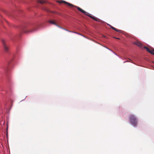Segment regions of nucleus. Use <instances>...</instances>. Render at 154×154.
<instances>
[{"mask_svg": "<svg viewBox=\"0 0 154 154\" xmlns=\"http://www.w3.org/2000/svg\"><path fill=\"white\" fill-rule=\"evenodd\" d=\"M23 32L26 33H32L36 31L37 29V27L32 25H27L22 27Z\"/></svg>", "mask_w": 154, "mask_h": 154, "instance_id": "nucleus-1", "label": "nucleus"}, {"mask_svg": "<svg viewBox=\"0 0 154 154\" xmlns=\"http://www.w3.org/2000/svg\"><path fill=\"white\" fill-rule=\"evenodd\" d=\"M129 122L130 123L134 126L137 125V119L134 115L131 114L129 117Z\"/></svg>", "mask_w": 154, "mask_h": 154, "instance_id": "nucleus-2", "label": "nucleus"}, {"mask_svg": "<svg viewBox=\"0 0 154 154\" xmlns=\"http://www.w3.org/2000/svg\"><path fill=\"white\" fill-rule=\"evenodd\" d=\"M58 2L60 3H63L64 4H66L69 7L71 8H77V10H82V9L80 8L79 7L75 6L73 5L72 4L70 3H68L66 1H58Z\"/></svg>", "mask_w": 154, "mask_h": 154, "instance_id": "nucleus-3", "label": "nucleus"}, {"mask_svg": "<svg viewBox=\"0 0 154 154\" xmlns=\"http://www.w3.org/2000/svg\"><path fill=\"white\" fill-rule=\"evenodd\" d=\"M80 11H81L82 13H84L85 14L88 16L90 17H91L92 19H93L94 20H95L96 21L99 22H100L101 21V20H100L99 19L89 15V14L88 13H87V12H86L84 10H80Z\"/></svg>", "mask_w": 154, "mask_h": 154, "instance_id": "nucleus-4", "label": "nucleus"}, {"mask_svg": "<svg viewBox=\"0 0 154 154\" xmlns=\"http://www.w3.org/2000/svg\"><path fill=\"white\" fill-rule=\"evenodd\" d=\"M48 22L50 23H51L52 24H54L56 26H57L58 27L61 29H64V28H63L62 27H61L60 26H59V25H57L54 21L50 20H49Z\"/></svg>", "mask_w": 154, "mask_h": 154, "instance_id": "nucleus-5", "label": "nucleus"}, {"mask_svg": "<svg viewBox=\"0 0 154 154\" xmlns=\"http://www.w3.org/2000/svg\"><path fill=\"white\" fill-rule=\"evenodd\" d=\"M144 48L146 49L147 51L149 53L154 55V50H151L149 48H148L147 47L144 46Z\"/></svg>", "mask_w": 154, "mask_h": 154, "instance_id": "nucleus-6", "label": "nucleus"}, {"mask_svg": "<svg viewBox=\"0 0 154 154\" xmlns=\"http://www.w3.org/2000/svg\"><path fill=\"white\" fill-rule=\"evenodd\" d=\"M133 43L134 44L140 47H141L142 46V43L140 42L137 41L136 42H134Z\"/></svg>", "mask_w": 154, "mask_h": 154, "instance_id": "nucleus-7", "label": "nucleus"}, {"mask_svg": "<svg viewBox=\"0 0 154 154\" xmlns=\"http://www.w3.org/2000/svg\"><path fill=\"white\" fill-rule=\"evenodd\" d=\"M37 2L38 3L43 4L46 3V1L45 0H37Z\"/></svg>", "mask_w": 154, "mask_h": 154, "instance_id": "nucleus-8", "label": "nucleus"}, {"mask_svg": "<svg viewBox=\"0 0 154 154\" xmlns=\"http://www.w3.org/2000/svg\"><path fill=\"white\" fill-rule=\"evenodd\" d=\"M3 44L4 47V49L6 51H8V48L5 45V41H3Z\"/></svg>", "mask_w": 154, "mask_h": 154, "instance_id": "nucleus-9", "label": "nucleus"}, {"mask_svg": "<svg viewBox=\"0 0 154 154\" xmlns=\"http://www.w3.org/2000/svg\"><path fill=\"white\" fill-rule=\"evenodd\" d=\"M108 25L110 26V27L112 29H113L114 30H115V31H116V32H120L121 30H119V29H116V28H115V27H113V26H112L111 25H110V24H108Z\"/></svg>", "mask_w": 154, "mask_h": 154, "instance_id": "nucleus-10", "label": "nucleus"}, {"mask_svg": "<svg viewBox=\"0 0 154 154\" xmlns=\"http://www.w3.org/2000/svg\"><path fill=\"white\" fill-rule=\"evenodd\" d=\"M108 25L110 26V27L112 29H113L114 30H115V31H116V32H120L121 30H119V29H116V28H115V27H113V26H112L111 25H110V24H108Z\"/></svg>", "mask_w": 154, "mask_h": 154, "instance_id": "nucleus-11", "label": "nucleus"}, {"mask_svg": "<svg viewBox=\"0 0 154 154\" xmlns=\"http://www.w3.org/2000/svg\"><path fill=\"white\" fill-rule=\"evenodd\" d=\"M63 29L64 30H65L66 31H67L69 32H73V33H74L77 34H79V33H78L77 32H74V31H70V30H68L67 29H65V28H64Z\"/></svg>", "mask_w": 154, "mask_h": 154, "instance_id": "nucleus-12", "label": "nucleus"}, {"mask_svg": "<svg viewBox=\"0 0 154 154\" xmlns=\"http://www.w3.org/2000/svg\"><path fill=\"white\" fill-rule=\"evenodd\" d=\"M63 29L64 30H65L66 31H67L69 32H73V33H74L77 34H79V33H78L77 32H74V31H70V30H68L67 29H65V28H64Z\"/></svg>", "mask_w": 154, "mask_h": 154, "instance_id": "nucleus-13", "label": "nucleus"}, {"mask_svg": "<svg viewBox=\"0 0 154 154\" xmlns=\"http://www.w3.org/2000/svg\"><path fill=\"white\" fill-rule=\"evenodd\" d=\"M63 29L64 30H65L66 31H67L69 32H73V33H74L77 34H79V33H78L77 32H74V31H70V30H68L67 29H65V28H64Z\"/></svg>", "mask_w": 154, "mask_h": 154, "instance_id": "nucleus-14", "label": "nucleus"}, {"mask_svg": "<svg viewBox=\"0 0 154 154\" xmlns=\"http://www.w3.org/2000/svg\"><path fill=\"white\" fill-rule=\"evenodd\" d=\"M51 12L52 13H56L55 12H54V11H51Z\"/></svg>", "mask_w": 154, "mask_h": 154, "instance_id": "nucleus-15", "label": "nucleus"}, {"mask_svg": "<svg viewBox=\"0 0 154 154\" xmlns=\"http://www.w3.org/2000/svg\"><path fill=\"white\" fill-rule=\"evenodd\" d=\"M79 34V35H82V36H84V35H82V34H80V33H79V34Z\"/></svg>", "mask_w": 154, "mask_h": 154, "instance_id": "nucleus-16", "label": "nucleus"}, {"mask_svg": "<svg viewBox=\"0 0 154 154\" xmlns=\"http://www.w3.org/2000/svg\"><path fill=\"white\" fill-rule=\"evenodd\" d=\"M116 38V39H119V38Z\"/></svg>", "mask_w": 154, "mask_h": 154, "instance_id": "nucleus-17", "label": "nucleus"}, {"mask_svg": "<svg viewBox=\"0 0 154 154\" xmlns=\"http://www.w3.org/2000/svg\"><path fill=\"white\" fill-rule=\"evenodd\" d=\"M103 37L106 38V37L105 36H104V35H103Z\"/></svg>", "mask_w": 154, "mask_h": 154, "instance_id": "nucleus-18", "label": "nucleus"}, {"mask_svg": "<svg viewBox=\"0 0 154 154\" xmlns=\"http://www.w3.org/2000/svg\"><path fill=\"white\" fill-rule=\"evenodd\" d=\"M106 48L107 49H109V50H110V49H109V48H106Z\"/></svg>", "mask_w": 154, "mask_h": 154, "instance_id": "nucleus-19", "label": "nucleus"}, {"mask_svg": "<svg viewBox=\"0 0 154 154\" xmlns=\"http://www.w3.org/2000/svg\"><path fill=\"white\" fill-rule=\"evenodd\" d=\"M112 52H113L115 54H115V53L113 51H112Z\"/></svg>", "mask_w": 154, "mask_h": 154, "instance_id": "nucleus-20", "label": "nucleus"}, {"mask_svg": "<svg viewBox=\"0 0 154 154\" xmlns=\"http://www.w3.org/2000/svg\"><path fill=\"white\" fill-rule=\"evenodd\" d=\"M127 62H128V61H127ZM126 62V61H125V62H124V63H125V62Z\"/></svg>", "mask_w": 154, "mask_h": 154, "instance_id": "nucleus-21", "label": "nucleus"}, {"mask_svg": "<svg viewBox=\"0 0 154 154\" xmlns=\"http://www.w3.org/2000/svg\"><path fill=\"white\" fill-rule=\"evenodd\" d=\"M129 59V60H130L132 61V60H130V59Z\"/></svg>", "mask_w": 154, "mask_h": 154, "instance_id": "nucleus-22", "label": "nucleus"}]
</instances>
